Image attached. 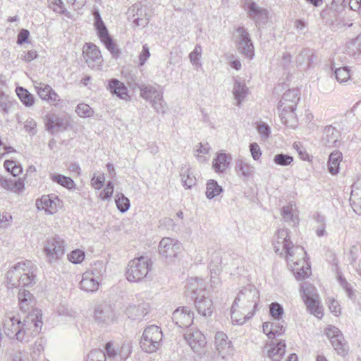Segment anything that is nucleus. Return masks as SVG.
I'll use <instances>...</instances> for the list:
<instances>
[{
  "instance_id": "nucleus-39",
  "label": "nucleus",
  "mask_w": 361,
  "mask_h": 361,
  "mask_svg": "<svg viewBox=\"0 0 361 361\" xmlns=\"http://www.w3.org/2000/svg\"><path fill=\"white\" fill-rule=\"evenodd\" d=\"M345 51L347 54L351 56L361 54V33L346 44Z\"/></svg>"
},
{
  "instance_id": "nucleus-29",
  "label": "nucleus",
  "mask_w": 361,
  "mask_h": 361,
  "mask_svg": "<svg viewBox=\"0 0 361 361\" xmlns=\"http://www.w3.org/2000/svg\"><path fill=\"white\" fill-rule=\"evenodd\" d=\"M100 282L101 281L95 278L94 276H90L88 273H84L80 283V287L85 292L94 293L99 289Z\"/></svg>"
},
{
  "instance_id": "nucleus-45",
  "label": "nucleus",
  "mask_w": 361,
  "mask_h": 361,
  "mask_svg": "<svg viewBox=\"0 0 361 361\" xmlns=\"http://www.w3.org/2000/svg\"><path fill=\"white\" fill-rule=\"evenodd\" d=\"M133 23L137 27H145L148 25L149 22V17L146 13V10L143 8H137L136 14L133 16Z\"/></svg>"
},
{
  "instance_id": "nucleus-15",
  "label": "nucleus",
  "mask_w": 361,
  "mask_h": 361,
  "mask_svg": "<svg viewBox=\"0 0 361 361\" xmlns=\"http://www.w3.org/2000/svg\"><path fill=\"white\" fill-rule=\"evenodd\" d=\"M173 322L180 328H188L193 322L194 314L188 307L176 308L172 314Z\"/></svg>"
},
{
  "instance_id": "nucleus-44",
  "label": "nucleus",
  "mask_w": 361,
  "mask_h": 361,
  "mask_svg": "<svg viewBox=\"0 0 361 361\" xmlns=\"http://www.w3.org/2000/svg\"><path fill=\"white\" fill-rule=\"evenodd\" d=\"M104 353L106 357V361H119L118 360V347H116L112 341L106 343Z\"/></svg>"
},
{
  "instance_id": "nucleus-59",
  "label": "nucleus",
  "mask_w": 361,
  "mask_h": 361,
  "mask_svg": "<svg viewBox=\"0 0 361 361\" xmlns=\"http://www.w3.org/2000/svg\"><path fill=\"white\" fill-rule=\"evenodd\" d=\"M202 54V47L200 44H196L193 51L189 54L190 62L196 66H201L200 59Z\"/></svg>"
},
{
  "instance_id": "nucleus-9",
  "label": "nucleus",
  "mask_w": 361,
  "mask_h": 361,
  "mask_svg": "<svg viewBox=\"0 0 361 361\" xmlns=\"http://www.w3.org/2000/svg\"><path fill=\"white\" fill-rule=\"evenodd\" d=\"M325 334L338 355L344 357L348 354V345L338 328L330 325L326 328Z\"/></svg>"
},
{
  "instance_id": "nucleus-61",
  "label": "nucleus",
  "mask_w": 361,
  "mask_h": 361,
  "mask_svg": "<svg viewBox=\"0 0 361 361\" xmlns=\"http://www.w3.org/2000/svg\"><path fill=\"white\" fill-rule=\"evenodd\" d=\"M347 6L346 0H332L330 8L334 10V17L336 18L337 15H340Z\"/></svg>"
},
{
  "instance_id": "nucleus-1",
  "label": "nucleus",
  "mask_w": 361,
  "mask_h": 361,
  "mask_svg": "<svg viewBox=\"0 0 361 361\" xmlns=\"http://www.w3.org/2000/svg\"><path fill=\"white\" fill-rule=\"evenodd\" d=\"M20 310L27 314L22 319L16 312H6L3 321V328L7 336L21 343H28L36 336L42 327V312L33 310L35 299L29 290L20 289L18 294Z\"/></svg>"
},
{
  "instance_id": "nucleus-7",
  "label": "nucleus",
  "mask_w": 361,
  "mask_h": 361,
  "mask_svg": "<svg viewBox=\"0 0 361 361\" xmlns=\"http://www.w3.org/2000/svg\"><path fill=\"white\" fill-rule=\"evenodd\" d=\"M234 37L238 52L245 58L252 59L255 56V49L247 30L244 26L238 27Z\"/></svg>"
},
{
  "instance_id": "nucleus-46",
  "label": "nucleus",
  "mask_w": 361,
  "mask_h": 361,
  "mask_svg": "<svg viewBox=\"0 0 361 361\" xmlns=\"http://www.w3.org/2000/svg\"><path fill=\"white\" fill-rule=\"evenodd\" d=\"M115 203L118 211L121 213L126 212L130 207L129 199L123 193H118L116 195L115 197Z\"/></svg>"
},
{
  "instance_id": "nucleus-55",
  "label": "nucleus",
  "mask_w": 361,
  "mask_h": 361,
  "mask_svg": "<svg viewBox=\"0 0 361 361\" xmlns=\"http://www.w3.org/2000/svg\"><path fill=\"white\" fill-rule=\"evenodd\" d=\"M334 76L338 82H345L350 78V68L348 66L336 68Z\"/></svg>"
},
{
  "instance_id": "nucleus-57",
  "label": "nucleus",
  "mask_w": 361,
  "mask_h": 361,
  "mask_svg": "<svg viewBox=\"0 0 361 361\" xmlns=\"http://www.w3.org/2000/svg\"><path fill=\"white\" fill-rule=\"evenodd\" d=\"M114 185L112 181H108L104 190L100 192L99 197L102 200H109L113 195Z\"/></svg>"
},
{
  "instance_id": "nucleus-19",
  "label": "nucleus",
  "mask_w": 361,
  "mask_h": 361,
  "mask_svg": "<svg viewBox=\"0 0 361 361\" xmlns=\"http://www.w3.org/2000/svg\"><path fill=\"white\" fill-rule=\"evenodd\" d=\"M114 317V311L110 305L102 303L96 305L94 311V318L98 324H107L112 322Z\"/></svg>"
},
{
  "instance_id": "nucleus-18",
  "label": "nucleus",
  "mask_w": 361,
  "mask_h": 361,
  "mask_svg": "<svg viewBox=\"0 0 361 361\" xmlns=\"http://www.w3.org/2000/svg\"><path fill=\"white\" fill-rule=\"evenodd\" d=\"M44 125L46 130L51 133H56L59 130H65L68 127V122L64 118L56 114H47L44 117Z\"/></svg>"
},
{
  "instance_id": "nucleus-16",
  "label": "nucleus",
  "mask_w": 361,
  "mask_h": 361,
  "mask_svg": "<svg viewBox=\"0 0 361 361\" xmlns=\"http://www.w3.org/2000/svg\"><path fill=\"white\" fill-rule=\"evenodd\" d=\"M181 243L171 238H164L159 244V252L165 258L175 257L180 252Z\"/></svg>"
},
{
  "instance_id": "nucleus-26",
  "label": "nucleus",
  "mask_w": 361,
  "mask_h": 361,
  "mask_svg": "<svg viewBox=\"0 0 361 361\" xmlns=\"http://www.w3.org/2000/svg\"><path fill=\"white\" fill-rule=\"evenodd\" d=\"M149 305L148 303L142 302L138 305L129 304L126 309V314L133 320H140L147 314Z\"/></svg>"
},
{
  "instance_id": "nucleus-31",
  "label": "nucleus",
  "mask_w": 361,
  "mask_h": 361,
  "mask_svg": "<svg viewBox=\"0 0 361 361\" xmlns=\"http://www.w3.org/2000/svg\"><path fill=\"white\" fill-rule=\"evenodd\" d=\"M231 161V157L226 153H219L214 158L212 167L216 173H221L224 172L229 166Z\"/></svg>"
},
{
  "instance_id": "nucleus-36",
  "label": "nucleus",
  "mask_w": 361,
  "mask_h": 361,
  "mask_svg": "<svg viewBox=\"0 0 361 361\" xmlns=\"http://www.w3.org/2000/svg\"><path fill=\"white\" fill-rule=\"evenodd\" d=\"M286 352V343L283 341L277 342L276 344H272L268 350V357L272 361H279L283 356Z\"/></svg>"
},
{
  "instance_id": "nucleus-50",
  "label": "nucleus",
  "mask_w": 361,
  "mask_h": 361,
  "mask_svg": "<svg viewBox=\"0 0 361 361\" xmlns=\"http://www.w3.org/2000/svg\"><path fill=\"white\" fill-rule=\"evenodd\" d=\"M273 161L277 166H288L293 162V157L287 154L279 153L274 157Z\"/></svg>"
},
{
  "instance_id": "nucleus-40",
  "label": "nucleus",
  "mask_w": 361,
  "mask_h": 361,
  "mask_svg": "<svg viewBox=\"0 0 361 361\" xmlns=\"http://www.w3.org/2000/svg\"><path fill=\"white\" fill-rule=\"evenodd\" d=\"M233 93L235 99L237 100V106H240L241 102L247 94V88L246 85L238 80L234 82Z\"/></svg>"
},
{
  "instance_id": "nucleus-8",
  "label": "nucleus",
  "mask_w": 361,
  "mask_h": 361,
  "mask_svg": "<svg viewBox=\"0 0 361 361\" xmlns=\"http://www.w3.org/2000/svg\"><path fill=\"white\" fill-rule=\"evenodd\" d=\"M300 294L306 305L307 310L315 317H322L323 313L319 305L318 295L314 286L307 283L302 284L300 286Z\"/></svg>"
},
{
  "instance_id": "nucleus-56",
  "label": "nucleus",
  "mask_w": 361,
  "mask_h": 361,
  "mask_svg": "<svg viewBox=\"0 0 361 361\" xmlns=\"http://www.w3.org/2000/svg\"><path fill=\"white\" fill-rule=\"evenodd\" d=\"M75 112L81 118H90L94 114V110L88 104L80 103L77 105Z\"/></svg>"
},
{
  "instance_id": "nucleus-32",
  "label": "nucleus",
  "mask_w": 361,
  "mask_h": 361,
  "mask_svg": "<svg viewBox=\"0 0 361 361\" xmlns=\"http://www.w3.org/2000/svg\"><path fill=\"white\" fill-rule=\"evenodd\" d=\"M263 331L269 338H275L285 332V326L279 321L274 322H264L262 325Z\"/></svg>"
},
{
  "instance_id": "nucleus-27",
  "label": "nucleus",
  "mask_w": 361,
  "mask_h": 361,
  "mask_svg": "<svg viewBox=\"0 0 361 361\" xmlns=\"http://www.w3.org/2000/svg\"><path fill=\"white\" fill-rule=\"evenodd\" d=\"M336 279L348 298L355 302L357 293L355 288V286H356L355 283L348 281L343 274L339 271H337Z\"/></svg>"
},
{
  "instance_id": "nucleus-60",
  "label": "nucleus",
  "mask_w": 361,
  "mask_h": 361,
  "mask_svg": "<svg viewBox=\"0 0 361 361\" xmlns=\"http://www.w3.org/2000/svg\"><path fill=\"white\" fill-rule=\"evenodd\" d=\"M86 361H106V357L103 350L95 349L88 353Z\"/></svg>"
},
{
  "instance_id": "nucleus-34",
  "label": "nucleus",
  "mask_w": 361,
  "mask_h": 361,
  "mask_svg": "<svg viewBox=\"0 0 361 361\" xmlns=\"http://www.w3.org/2000/svg\"><path fill=\"white\" fill-rule=\"evenodd\" d=\"M138 88L140 92V96L150 103L155 98H157V99H160V94L162 93L158 91L155 87L149 85L142 84L138 86Z\"/></svg>"
},
{
  "instance_id": "nucleus-64",
  "label": "nucleus",
  "mask_w": 361,
  "mask_h": 361,
  "mask_svg": "<svg viewBox=\"0 0 361 361\" xmlns=\"http://www.w3.org/2000/svg\"><path fill=\"white\" fill-rule=\"evenodd\" d=\"M257 130L262 137L267 139L271 135V128L268 124L264 122L260 121L257 125Z\"/></svg>"
},
{
  "instance_id": "nucleus-17",
  "label": "nucleus",
  "mask_w": 361,
  "mask_h": 361,
  "mask_svg": "<svg viewBox=\"0 0 361 361\" xmlns=\"http://www.w3.org/2000/svg\"><path fill=\"white\" fill-rule=\"evenodd\" d=\"M184 339L195 352H198L207 343L205 336L199 330L188 329L183 334Z\"/></svg>"
},
{
  "instance_id": "nucleus-53",
  "label": "nucleus",
  "mask_w": 361,
  "mask_h": 361,
  "mask_svg": "<svg viewBox=\"0 0 361 361\" xmlns=\"http://www.w3.org/2000/svg\"><path fill=\"white\" fill-rule=\"evenodd\" d=\"M235 169L239 176L247 178L252 173L253 168L250 164L240 160L236 164Z\"/></svg>"
},
{
  "instance_id": "nucleus-25",
  "label": "nucleus",
  "mask_w": 361,
  "mask_h": 361,
  "mask_svg": "<svg viewBox=\"0 0 361 361\" xmlns=\"http://www.w3.org/2000/svg\"><path fill=\"white\" fill-rule=\"evenodd\" d=\"M27 261L20 262L12 266L6 273V279L9 285L12 287H16L21 275L23 274L27 266Z\"/></svg>"
},
{
  "instance_id": "nucleus-49",
  "label": "nucleus",
  "mask_w": 361,
  "mask_h": 361,
  "mask_svg": "<svg viewBox=\"0 0 361 361\" xmlns=\"http://www.w3.org/2000/svg\"><path fill=\"white\" fill-rule=\"evenodd\" d=\"M351 195L353 198L357 199V203H356L355 201H353V204L355 206L357 204L360 207L359 211L353 207L354 211L357 213L359 212L361 214V180H358L352 185Z\"/></svg>"
},
{
  "instance_id": "nucleus-11",
  "label": "nucleus",
  "mask_w": 361,
  "mask_h": 361,
  "mask_svg": "<svg viewBox=\"0 0 361 361\" xmlns=\"http://www.w3.org/2000/svg\"><path fill=\"white\" fill-rule=\"evenodd\" d=\"M289 233L288 229L279 228L277 230L274 241L275 252H278L280 250V245H282L288 261L290 260V257L293 256V243L290 240Z\"/></svg>"
},
{
  "instance_id": "nucleus-14",
  "label": "nucleus",
  "mask_w": 361,
  "mask_h": 361,
  "mask_svg": "<svg viewBox=\"0 0 361 361\" xmlns=\"http://www.w3.org/2000/svg\"><path fill=\"white\" fill-rule=\"evenodd\" d=\"M299 101V90L297 89H289L283 94L282 99L279 102L278 109L282 112L293 113Z\"/></svg>"
},
{
  "instance_id": "nucleus-52",
  "label": "nucleus",
  "mask_w": 361,
  "mask_h": 361,
  "mask_svg": "<svg viewBox=\"0 0 361 361\" xmlns=\"http://www.w3.org/2000/svg\"><path fill=\"white\" fill-rule=\"evenodd\" d=\"M85 257V252L80 249H75L67 255L68 261L74 264H81L84 261Z\"/></svg>"
},
{
  "instance_id": "nucleus-21",
  "label": "nucleus",
  "mask_w": 361,
  "mask_h": 361,
  "mask_svg": "<svg viewBox=\"0 0 361 361\" xmlns=\"http://www.w3.org/2000/svg\"><path fill=\"white\" fill-rule=\"evenodd\" d=\"M247 5L245 10L247 11L248 18L252 19L256 26H258L260 21H264L268 18V11L267 9L259 6L256 2H246Z\"/></svg>"
},
{
  "instance_id": "nucleus-12",
  "label": "nucleus",
  "mask_w": 361,
  "mask_h": 361,
  "mask_svg": "<svg viewBox=\"0 0 361 361\" xmlns=\"http://www.w3.org/2000/svg\"><path fill=\"white\" fill-rule=\"evenodd\" d=\"M35 88L41 99L46 101L50 105L56 108H60L61 106L62 100L51 86L40 82L35 85Z\"/></svg>"
},
{
  "instance_id": "nucleus-62",
  "label": "nucleus",
  "mask_w": 361,
  "mask_h": 361,
  "mask_svg": "<svg viewBox=\"0 0 361 361\" xmlns=\"http://www.w3.org/2000/svg\"><path fill=\"white\" fill-rule=\"evenodd\" d=\"M152 107L159 114H164L166 111V103L163 99V93L160 94V99L155 98L151 102Z\"/></svg>"
},
{
  "instance_id": "nucleus-42",
  "label": "nucleus",
  "mask_w": 361,
  "mask_h": 361,
  "mask_svg": "<svg viewBox=\"0 0 361 361\" xmlns=\"http://www.w3.org/2000/svg\"><path fill=\"white\" fill-rule=\"evenodd\" d=\"M223 188L219 185L216 180L210 179L207 183L206 187V197L209 200H212L221 192H223Z\"/></svg>"
},
{
  "instance_id": "nucleus-63",
  "label": "nucleus",
  "mask_w": 361,
  "mask_h": 361,
  "mask_svg": "<svg viewBox=\"0 0 361 361\" xmlns=\"http://www.w3.org/2000/svg\"><path fill=\"white\" fill-rule=\"evenodd\" d=\"M281 215L285 221L296 222L297 219L295 217L292 209L289 206H284L281 208Z\"/></svg>"
},
{
  "instance_id": "nucleus-35",
  "label": "nucleus",
  "mask_w": 361,
  "mask_h": 361,
  "mask_svg": "<svg viewBox=\"0 0 361 361\" xmlns=\"http://www.w3.org/2000/svg\"><path fill=\"white\" fill-rule=\"evenodd\" d=\"M16 92L22 104L26 107H31L35 104V98L26 88L18 86Z\"/></svg>"
},
{
  "instance_id": "nucleus-20",
  "label": "nucleus",
  "mask_w": 361,
  "mask_h": 361,
  "mask_svg": "<svg viewBox=\"0 0 361 361\" xmlns=\"http://www.w3.org/2000/svg\"><path fill=\"white\" fill-rule=\"evenodd\" d=\"M317 56L310 49L305 48L298 54L295 59L296 66L300 71H307L314 66Z\"/></svg>"
},
{
  "instance_id": "nucleus-23",
  "label": "nucleus",
  "mask_w": 361,
  "mask_h": 361,
  "mask_svg": "<svg viewBox=\"0 0 361 361\" xmlns=\"http://www.w3.org/2000/svg\"><path fill=\"white\" fill-rule=\"evenodd\" d=\"M106 89L121 99L127 101L130 99L126 85L116 78L107 80Z\"/></svg>"
},
{
  "instance_id": "nucleus-6",
  "label": "nucleus",
  "mask_w": 361,
  "mask_h": 361,
  "mask_svg": "<svg viewBox=\"0 0 361 361\" xmlns=\"http://www.w3.org/2000/svg\"><path fill=\"white\" fill-rule=\"evenodd\" d=\"M43 252L49 264L56 263L65 253V242L59 235L49 238L44 243Z\"/></svg>"
},
{
  "instance_id": "nucleus-30",
  "label": "nucleus",
  "mask_w": 361,
  "mask_h": 361,
  "mask_svg": "<svg viewBox=\"0 0 361 361\" xmlns=\"http://www.w3.org/2000/svg\"><path fill=\"white\" fill-rule=\"evenodd\" d=\"M343 160V154L339 150H334L330 153L327 161L329 172L333 175H337L340 171V164Z\"/></svg>"
},
{
  "instance_id": "nucleus-3",
  "label": "nucleus",
  "mask_w": 361,
  "mask_h": 361,
  "mask_svg": "<svg viewBox=\"0 0 361 361\" xmlns=\"http://www.w3.org/2000/svg\"><path fill=\"white\" fill-rule=\"evenodd\" d=\"M152 267V260L147 256L132 259L127 267L126 276L130 282H139L146 279Z\"/></svg>"
},
{
  "instance_id": "nucleus-5",
  "label": "nucleus",
  "mask_w": 361,
  "mask_h": 361,
  "mask_svg": "<svg viewBox=\"0 0 361 361\" xmlns=\"http://www.w3.org/2000/svg\"><path fill=\"white\" fill-rule=\"evenodd\" d=\"M163 333L160 327L150 325L145 328L140 341L142 350L146 353L156 352L161 345Z\"/></svg>"
},
{
  "instance_id": "nucleus-48",
  "label": "nucleus",
  "mask_w": 361,
  "mask_h": 361,
  "mask_svg": "<svg viewBox=\"0 0 361 361\" xmlns=\"http://www.w3.org/2000/svg\"><path fill=\"white\" fill-rule=\"evenodd\" d=\"M48 1L49 3V6L55 13L64 15L68 18L71 17V13L65 8L62 0H48Z\"/></svg>"
},
{
  "instance_id": "nucleus-33",
  "label": "nucleus",
  "mask_w": 361,
  "mask_h": 361,
  "mask_svg": "<svg viewBox=\"0 0 361 361\" xmlns=\"http://www.w3.org/2000/svg\"><path fill=\"white\" fill-rule=\"evenodd\" d=\"M0 186L6 190L19 192L24 188V183L19 178L11 179L0 175Z\"/></svg>"
},
{
  "instance_id": "nucleus-47",
  "label": "nucleus",
  "mask_w": 361,
  "mask_h": 361,
  "mask_svg": "<svg viewBox=\"0 0 361 361\" xmlns=\"http://www.w3.org/2000/svg\"><path fill=\"white\" fill-rule=\"evenodd\" d=\"M106 271V267L103 263V262H96L92 266L89 271H85V273H88L90 276H94L99 280H102L103 275L104 274Z\"/></svg>"
},
{
  "instance_id": "nucleus-28",
  "label": "nucleus",
  "mask_w": 361,
  "mask_h": 361,
  "mask_svg": "<svg viewBox=\"0 0 361 361\" xmlns=\"http://www.w3.org/2000/svg\"><path fill=\"white\" fill-rule=\"evenodd\" d=\"M101 42L104 45L106 49L110 52L112 58H119L121 51L115 43L113 37L110 35L109 31L97 35Z\"/></svg>"
},
{
  "instance_id": "nucleus-51",
  "label": "nucleus",
  "mask_w": 361,
  "mask_h": 361,
  "mask_svg": "<svg viewBox=\"0 0 361 361\" xmlns=\"http://www.w3.org/2000/svg\"><path fill=\"white\" fill-rule=\"evenodd\" d=\"M269 314L276 321H280L284 313L283 306L277 302H274L269 305Z\"/></svg>"
},
{
  "instance_id": "nucleus-38",
  "label": "nucleus",
  "mask_w": 361,
  "mask_h": 361,
  "mask_svg": "<svg viewBox=\"0 0 361 361\" xmlns=\"http://www.w3.org/2000/svg\"><path fill=\"white\" fill-rule=\"evenodd\" d=\"M51 180L68 190H73L75 188V183L71 177L61 173H54L51 174Z\"/></svg>"
},
{
  "instance_id": "nucleus-41",
  "label": "nucleus",
  "mask_w": 361,
  "mask_h": 361,
  "mask_svg": "<svg viewBox=\"0 0 361 361\" xmlns=\"http://www.w3.org/2000/svg\"><path fill=\"white\" fill-rule=\"evenodd\" d=\"M92 15L94 18V27L97 35L104 32L109 31L104 22L102 20L99 10L97 7H94L92 10Z\"/></svg>"
},
{
  "instance_id": "nucleus-43",
  "label": "nucleus",
  "mask_w": 361,
  "mask_h": 361,
  "mask_svg": "<svg viewBox=\"0 0 361 361\" xmlns=\"http://www.w3.org/2000/svg\"><path fill=\"white\" fill-rule=\"evenodd\" d=\"M221 258L220 252H214L212 255L211 262L209 264V269L212 279H216L221 271Z\"/></svg>"
},
{
  "instance_id": "nucleus-2",
  "label": "nucleus",
  "mask_w": 361,
  "mask_h": 361,
  "mask_svg": "<svg viewBox=\"0 0 361 361\" xmlns=\"http://www.w3.org/2000/svg\"><path fill=\"white\" fill-rule=\"evenodd\" d=\"M259 302L258 290L252 286L243 288L235 298L231 309V319L234 324L242 325L252 318Z\"/></svg>"
},
{
  "instance_id": "nucleus-4",
  "label": "nucleus",
  "mask_w": 361,
  "mask_h": 361,
  "mask_svg": "<svg viewBox=\"0 0 361 361\" xmlns=\"http://www.w3.org/2000/svg\"><path fill=\"white\" fill-rule=\"evenodd\" d=\"M197 283L196 280L190 283L187 286V291L191 292V298L194 300L197 312L204 317H209L214 310L213 302L211 298L206 296L205 290L196 288Z\"/></svg>"
},
{
  "instance_id": "nucleus-10",
  "label": "nucleus",
  "mask_w": 361,
  "mask_h": 361,
  "mask_svg": "<svg viewBox=\"0 0 361 361\" xmlns=\"http://www.w3.org/2000/svg\"><path fill=\"white\" fill-rule=\"evenodd\" d=\"M84 59L87 66L95 70H99L103 64V59L99 47L92 42L86 43L82 49Z\"/></svg>"
},
{
  "instance_id": "nucleus-58",
  "label": "nucleus",
  "mask_w": 361,
  "mask_h": 361,
  "mask_svg": "<svg viewBox=\"0 0 361 361\" xmlns=\"http://www.w3.org/2000/svg\"><path fill=\"white\" fill-rule=\"evenodd\" d=\"M187 173H184L182 171L180 172V176H181V180L183 182V186L186 188H191L192 185L195 184L196 178L190 173L189 170L187 169Z\"/></svg>"
},
{
  "instance_id": "nucleus-22",
  "label": "nucleus",
  "mask_w": 361,
  "mask_h": 361,
  "mask_svg": "<svg viewBox=\"0 0 361 361\" xmlns=\"http://www.w3.org/2000/svg\"><path fill=\"white\" fill-rule=\"evenodd\" d=\"M341 134V130L336 127L332 125L326 126L323 130L322 141L326 146L339 147L341 145V142L338 139Z\"/></svg>"
},
{
  "instance_id": "nucleus-24",
  "label": "nucleus",
  "mask_w": 361,
  "mask_h": 361,
  "mask_svg": "<svg viewBox=\"0 0 361 361\" xmlns=\"http://www.w3.org/2000/svg\"><path fill=\"white\" fill-rule=\"evenodd\" d=\"M37 267L31 261H27V266L25 269L16 287H31L35 283Z\"/></svg>"
},
{
  "instance_id": "nucleus-54",
  "label": "nucleus",
  "mask_w": 361,
  "mask_h": 361,
  "mask_svg": "<svg viewBox=\"0 0 361 361\" xmlns=\"http://www.w3.org/2000/svg\"><path fill=\"white\" fill-rule=\"evenodd\" d=\"M4 165L5 169L14 177H16L23 171L22 167L13 160H6Z\"/></svg>"
},
{
  "instance_id": "nucleus-13",
  "label": "nucleus",
  "mask_w": 361,
  "mask_h": 361,
  "mask_svg": "<svg viewBox=\"0 0 361 361\" xmlns=\"http://www.w3.org/2000/svg\"><path fill=\"white\" fill-rule=\"evenodd\" d=\"M38 210H44L47 214H54L61 207V201L55 194L42 195L36 200Z\"/></svg>"
},
{
  "instance_id": "nucleus-37",
  "label": "nucleus",
  "mask_w": 361,
  "mask_h": 361,
  "mask_svg": "<svg viewBox=\"0 0 361 361\" xmlns=\"http://www.w3.org/2000/svg\"><path fill=\"white\" fill-rule=\"evenodd\" d=\"M215 345L216 350L221 352H229L231 348V342L228 341V336L222 331H218L215 335Z\"/></svg>"
}]
</instances>
